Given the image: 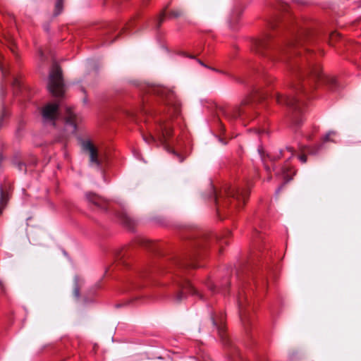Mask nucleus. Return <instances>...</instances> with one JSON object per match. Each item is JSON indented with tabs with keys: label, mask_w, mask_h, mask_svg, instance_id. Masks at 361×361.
Wrapping results in <instances>:
<instances>
[{
	"label": "nucleus",
	"mask_w": 361,
	"mask_h": 361,
	"mask_svg": "<svg viewBox=\"0 0 361 361\" xmlns=\"http://www.w3.org/2000/svg\"><path fill=\"white\" fill-rule=\"evenodd\" d=\"M138 92L140 101L133 109L126 111L128 116L135 118L138 113H156L157 110L151 108L152 97L164 104L170 118L180 114V103L172 90L159 85H142L139 87Z\"/></svg>",
	"instance_id": "3"
},
{
	"label": "nucleus",
	"mask_w": 361,
	"mask_h": 361,
	"mask_svg": "<svg viewBox=\"0 0 361 361\" xmlns=\"http://www.w3.org/2000/svg\"><path fill=\"white\" fill-rule=\"evenodd\" d=\"M85 196L93 209L114 215L125 227L129 230L134 228L135 220L128 213L124 203H112L92 192H87Z\"/></svg>",
	"instance_id": "8"
},
{
	"label": "nucleus",
	"mask_w": 361,
	"mask_h": 361,
	"mask_svg": "<svg viewBox=\"0 0 361 361\" xmlns=\"http://www.w3.org/2000/svg\"><path fill=\"white\" fill-rule=\"evenodd\" d=\"M235 279L238 281L239 290L238 295V308L240 319L247 330V326L250 322V312L248 309L250 302L245 293L247 286H250V281H256L253 278L254 267L250 263L241 264L235 269Z\"/></svg>",
	"instance_id": "7"
},
{
	"label": "nucleus",
	"mask_w": 361,
	"mask_h": 361,
	"mask_svg": "<svg viewBox=\"0 0 361 361\" xmlns=\"http://www.w3.org/2000/svg\"><path fill=\"white\" fill-rule=\"evenodd\" d=\"M156 137L152 134L142 135L143 140L149 145L156 143L158 141L167 146V141L171 137L173 133V128L171 125L166 121L160 119L156 124Z\"/></svg>",
	"instance_id": "10"
},
{
	"label": "nucleus",
	"mask_w": 361,
	"mask_h": 361,
	"mask_svg": "<svg viewBox=\"0 0 361 361\" xmlns=\"http://www.w3.org/2000/svg\"><path fill=\"white\" fill-rule=\"evenodd\" d=\"M292 2L300 6H307L309 4L307 0H292Z\"/></svg>",
	"instance_id": "29"
},
{
	"label": "nucleus",
	"mask_w": 361,
	"mask_h": 361,
	"mask_svg": "<svg viewBox=\"0 0 361 361\" xmlns=\"http://www.w3.org/2000/svg\"><path fill=\"white\" fill-rule=\"evenodd\" d=\"M38 54L39 55V57L41 58L42 60H44V53L42 51V50L39 49V51H38Z\"/></svg>",
	"instance_id": "33"
},
{
	"label": "nucleus",
	"mask_w": 361,
	"mask_h": 361,
	"mask_svg": "<svg viewBox=\"0 0 361 361\" xmlns=\"http://www.w3.org/2000/svg\"><path fill=\"white\" fill-rule=\"evenodd\" d=\"M210 317L214 328L217 331L219 336L225 344H229V339L225 333V316L222 312L216 314L211 312Z\"/></svg>",
	"instance_id": "13"
},
{
	"label": "nucleus",
	"mask_w": 361,
	"mask_h": 361,
	"mask_svg": "<svg viewBox=\"0 0 361 361\" xmlns=\"http://www.w3.org/2000/svg\"><path fill=\"white\" fill-rule=\"evenodd\" d=\"M230 286V279L227 277L224 278L219 286L214 284L209 281L207 283V286L212 294L220 293L226 295L228 293V287Z\"/></svg>",
	"instance_id": "16"
},
{
	"label": "nucleus",
	"mask_w": 361,
	"mask_h": 361,
	"mask_svg": "<svg viewBox=\"0 0 361 361\" xmlns=\"http://www.w3.org/2000/svg\"><path fill=\"white\" fill-rule=\"evenodd\" d=\"M219 142H221L223 145H226V142L224 141V140L221 137H219Z\"/></svg>",
	"instance_id": "34"
},
{
	"label": "nucleus",
	"mask_w": 361,
	"mask_h": 361,
	"mask_svg": "<svg viewBox=\"0 0 361 361\" xmlns=\"http://www.w3.org/2000/svg\"><path fill=\"white\" fill-rule=\"evenodd\" d=\"M83 102H84L85 104H87V97H86L83 99Z\"/></svg>",
	"instance_id": "37"
},
{
	"label": "nucleus",
	"mask_w": 361,
	"mask_h": 361,
	"mask_svg": "<svg viewBox=\"0 0 361 361\" xmlns=\"http://www.w3.org/2000/svg\"><path fill=\"white\" fill-rule=\"evenodd\" d=\"M298 159L302 163H305L307 161V157L305 154L300 155Z\"/></svg>",
	"instance_id": "31"
},
{
	"label": "nucleus",
	"mask_w": 361,
	"mask_h": 361,
	"mask_svg": "<svg viewBox=\"0 0 361 361\" xmlns=\"http://www.w3.org/2000/svg\"><path fill=\"white\" fill-rule=\"evenodd\" d=\"M184 11L180 8H176L175 10L171 11L169 13V18H176L180 17L183 15Z\"/></svg>",
	"instance_id": "26"
},
{
	"label": "nucleus",
	"mask_w": 361,
	"mask_h": 361,
	"mask_svg": "<svg viewBox=\"0 0 361 361\" xmlns=\"http://www.w3.org/2000/svg\"><path fill=\"white\" fill-rule=\"evenodd\" d=\"M219 126H220L221 129H222V130H224V126H223V124L221 123V122H219Z\"/></svg>",
	"instance_id": "36"
},
{
	"label": "nucleus",
	"mask_w": 361,
	"mask_h": 361,
	"mask_svg": "<svg viewBox=\"0 0 361 361\" xmlns=\"http://www.w3.org/2000/svg\"><path fill=\"white\" fill-rule=\"evenodd\" d=\"M197 61L198 62L199 64H200L202 66L204 67V68H207L209 70H212L214 72H216V73H221V74H224V75H228V77L234 79L236 82H239V83H241V84H243L245 82L243 79L240 78H235L234 77L233 75L228 73L227 72H225V71H221L219 69H217L216 68H213V67H211L207 64H205L202 61L200 60V59H197Z\"/></svg>",
	"instance_id": "19"
},
{
	"label": "nucleus",
	"mask_w": 361,
	"mask_h": 361,
	"mask_svg": "<svg viewBox=\"0 0 361 361\" xmlns=\"http://www.w3.org/2000/svg\"><path fill=\"white\" fill-rule=\"evenodd\" d=\"M336 131H329L327 133L324 137L322 138V141L319 144L314 145L313 146H309L307 147V152L311 155H317L319 154L323 149L325 147V145L328 142H335L331 136L336 135Z\"/></svg>",
	"instance_id": "15"
},
{
	"label": "nucleus",
	"mask_w": 361,
	"mask_h": 361,
	"mask_svg": "<svg viewBox=\"0 0 361 361\" xmlns=\"http://www.w3.org/2000/svg\"><path fill=\"white\" fill-rule=\"evenodd\" d=\"M269 97L267 92H262L257 88H253L251 92L244 98L240 104V106L226 107L221 109L222 115L229 121H243L245 114L242 106H246L255 100L266 99Z\"/></svg>",
	"instance_id": "9"
},
{
	"label": "nucleus",
	"mask_w": 361,
	"mask_h": 361,
	"mask_svg": "<svg viewBox=\"0 0 361 361\" xmlns=\"http://www.w3.org/2000/svg\"><path fill=\"white\" fill-rule=\"evenodd\" d=\"M49 92L55 97H62L65 92V86L62 71L56 63L53 64L49 72L47 84Z\"/></svg>",
	"instance_id": "11"
},
{
	"label": "nucleus",
	"mask_w": 361,
	"mask_h": 361,
	"mask_svg": "<svg viewBox=\"0 0 361 361\" xmlns=\"http://www.w3.org/2000/svg\"><path fill=\"white\" fill-rule=\"evenodd\" d=\"M257 73H258L259 75H260L262 78H263V79L265 80V82L267 83H271L272 82L273 79L271 78V76L268 75L266 73L264 67L259 70H257Z\"/></svg>",
	"instance_id": "25"
},
{
	"label": "nucleus",
	"mask_w": 361,
	"mask_h": 361,
	"mask_svg": "<svg viewBox=\"0 0 361 361\" xmlns=\"http://www.w3.org/2000/svg\"><path fill=\"white\" fill-rule=\"evenodd\" d=\"M4 39H5V43L6 44V46L9 48L11 51L15 56H16L17 54H16V44H15L14 39L11 37H10V36L5 37Z\"/></svg>",
	"instance_id": "21"
},
{
	"label": "nucleus",
	"mask_w": 361,
	"mask_h": 361,
	"mask_svg": "<svg viewBox=\"0 0 361 361\" xmlns=\"http://www.w3.org/2000/svg\"><path fill=\"white\" fill-rule=\"evenodd\" d=\"M6 95V90L3 86L0 89V97L1 99V109L0 112V128L4 126V119L9 116V112L6 109V104L4 102Z\"/></svg>",
	"instance_id": "17"
},
{
	"label": "nucleus",
	"mask_w": 361,
	"mask_h": 361,
	"mask_svg": "<svg viewBox=\"0 0 361 361\" xmlns=\"http://www.w3.org/2000/svg\"><path fill=\"white\" fill-rule=\"evenodd\" d=\"M250 195V185L232 186L226 184L217 190L210 184L207 199L214 202L220 219L229 217L245 204Z\"/></svg>",
	"instance_id": "4"
},
{
	"label": "nucleus",
	"mask_w": 361,
	"mask_h": 361,
	"mask_svg": "<svg viewBox=\"0 0 361 361\" xmlns=\"http://www.w3.org/2000/svg\"><path fill=\"white\" fill-rule=\"evenodd\" d=\"M186 56L190 59H195V56L193 55L188 54V55H186Z\"/></svg>",
	"instance_id": "35"
},
{
	"label": "nucleus",
	"mask_w": 361,
	"mask_h": 361,
	"mask_svg": "<svg viewBox=\"0 0 361 361\" xmlns=\"http://www.w3.org/2000/svg\"><path fill=\"white\" fill-rule=\"evenodd\" d=\"M8 201V196L4 192L3 187L0 185V215L3 213Z\"/></svg>",
	"instance_id": "20"
},
{
	"label": "nucleus",
	"mask_w": 361,
	"mask_h": 361,
	"mask_svg": "<svg viewBox=\"0 0 361 361\" xmlns=\"http://www.w3.org/2000/svg\"><path fill=\"white\" fill-rule=\"evenodd\" d=\"M253 227L254 235H257L259 234V231L257 230V226H260L261 220L259 218L255 219V221L252 223Z\"/></svg>",
	"instance_id": "27"
},
{
	"label": "nucleus",
	"mask_w": 361,
	"mask_h": 361,
	"mask_svg": "<svg viewBox=\"0 0 361 361\" xmlns=\"http://www.w3.org/2000/svg\"><path fill=\"white\" fill-rule=\"evenodd\" d=\"M37 163V159L35 157H30V160L28 161V165L29 166H35Z\"/></svg>",
	"instance_id": "30"
},
{
	"label": "nucleus",
	"mask_w": 361,
	"mask_h": 361,
	"mask_svg": "<svg viewBox=\"0 0 361 361\" xmlns=\"http://www.w3.org/2000/svg\"><path fill=\"white\" fill-rule=\"evenodd\" d=\"M274 8L287 16H275L269 22L271 31L262 38L252 39V51L271 63H281L291 75L286 87L289 93L274 92L271 95L276 102L289 107L293 114V123L299 126L301 115L305 105L303 97L309 98V92L316 85H326L336 91L338 87L336 79L322 73L320 65L314 59L316 54L309 49H304V55L296 51L298 46L312 42L317 32L309 22L296 19L290 13V6L286 1L278 0Z\"/></svg>",
	"instance_id": "1"
},
{
	"label": "nucleus",
	"mask_w": 361,
	"mask_h": 361,
	"mask_svg": "<svg viewBox=\"0 0 361 361\" xmlns=\"http://www.w3.org/2000/svg\"><path fill=\"white\" fill-rule=\"evenodd\" d=\"M14 164L18 167L19 171H23L25 173H26L27 165L24 162L18 161V162H15Z\"/></svg>",
	"instance_id": "28"
},
{
	"label": "nucleus",
	"mask_w": 361,
	"mask_h": 361,
	"mask_svg": "<svg viewBox=\"0 0 361 361\" xmlns=\"http://www.w3.org/2000/svg\"><path fill=\"white\" fill-rule=\"evenodd\" d=\"M9 82L12 86L13 93L15 97H18L19 94L24 93L25 89L18 78L12 76V78H10Z\"/></svg>",
	"instance_id": "18"
},
{
	"label": "nucleus",
	"mask_w": 361,
	"mask_h": 361,
	"mask_svg": "<svg viewBox=\"0 0 361 361\" xmlns=\"http://www.w3.org/2000/svg\"><path fill=\"white\" fill-rule=\"evenodd\" d=\"M81 90L82 91L83 93H85V89L83 87L81 88Z\"/></svg>",
	"instance_id": "38"
},
{
	"label": "nucleus",
	"mask_w": 361,
	"mask_h": 361,
	"mask_svg": "<svg viewBox=\"0 0 361 361\" xmlns=\"http://www.w3.org/2000/svg\"><path fill=\"white\" fill-rule=\"evenodd\" d=\"M61 103L56 102L48 103L42 111L43 122L45 125L56 126L59 122H61L63 128L60 135L56 137V142H63L71 135H73L77 130L76 115L71 107H66V115L64 118L60 119V106Z\"/></svg>",
	"instance_id": "6"
},
{
	"label": "nucleus",
	"mask_w": 361,
	"mask_h": 361,
	"mask_svg": "<svg viewBox=\"0 0 361 361\" xmlns=\"http://www.w3.org/2000/svg\"><path fill=\"white\" fill-rule=\"evenodd\" d=\"M81 279L79 276H75L74 278V290L73 295L76 298L80 297V284Z\"/></svg>",
	"instance_id": "22"
},
{
	"label": "nucleus",
	"mask_w": 361,
	"mask_h": 361,
	"mask_svg": "<svg viewBox=\"0 0 361 361\" xmlns=\"http://www.w3.org/2000/svg\"><path fill=\"white\" fill-rule=\"evenodd\" d=\"M172 152H173V154L175 156H176V157L178 158V159H179V161H180V162H182V161H183V158L181 157V156H180L179 154H178L177 152H174V151H172Z\"/></svg>",
	"instance_id": "32"
},
{
	"label": "nucleus",
	"mask_w": 361,
	"mask_h": 361,
	"mask_svg": "<svg viewBox=\"0 0 361 361\" xmlns=\"http://www.w3.org/2000/svg\"><path fill=\"white\" fill-rule=\"evenodd\" d=\"M166 9V8L164 11H162V12L160 14V16L154 20V26L156 30H159L161 23L164 22L165 19Z\"/></svg>",
	"instance_id": "23"
},
{
	"label": "nucleus",
	"mask_w": 361,
	"mask_h": 361,
	"mask_svg": "<svg viewBox=\"0 0 361 361\" xmlns=\"http://www.w3.org/2000/svg\"><path fill=\"white\" fill-rule=\"evenodd\" d=\"M82 149L85 152H89L90 164H94L100 171L101 174H104L102 169L101 161L98 157V150L90 140H82Z\"/></svg>",
	"instance_id": "14"
},
{
	"label": "nucleus",
	"mask_w": 361,
	"mask_h": 361,
	"mask_svg": "<svg viewBox=\"0 0 361 361\" xmlns=\"http://www.w3.org/2000/svg\"><path fill=\"white\" fill-rule=\"evenodd\" d=\"M116 29V25L114 23H102L94 25L92 31L94 32V37L100 42V45L109 44L114 40H109L107 36Z\"/></svg>",
	"instance_id": "12"
},
{
	"label": "nucleus",
	"mask_w": 361,
	"mask_h": 361,
	"mask_svg": "<svg viewBox=\"0 0 361 361\" xmlns=\"http://www.w3.org/2000/svg\"><path fill=\"white\" fill-rule=\"evenodd\" d=\"M63 8V0H56L55 4V8L54 11V16H58L61 13Z\"/></svg>",
	"instance_id": "24"
},
{
	"label": "nucleus",
	"mask_w": 361,
	"mask_h": 361,
	"mask_svg": "<svg viewBox=\"0 0 361 361\" xmlns=\"http://www.w3.org/2000/svg\"><path fill=\"white\" fill-rule=\"evenodd\" d=\"M337 37H340L339 34H336Z\"/></svg>",
	"instance_id": "39"
},
{
	"label": "nucleus",
	"mask_w": 361,
	"mask_h": 361,
	"mask_svg": "<svg viewBox=\"0 0 361 361\" xmlns=\"http://www.w3.org/2000/svg\"><path fill=\"white\" fill-rule=\"evenodd\" d=\"M258 154L266 171L269 173L273 171L276 176H281L283 183L276 190L278 194L283 186L293 179L295 171L290 165L289 161L295 155V150L292 147H286L284 149H279L274 153L266 152L262 146L257 149Z\"/></svg>",
	"instance_id": "5"
},
{
	"label": "nucleus",
	"mask_w": 361,
	"mask_h": 361,
	"mask_svg": "<svg viewBox=\"0 0 361 361\" xmlns=\"http://www.w3.org/2000/svg\"><path fill=\"white\" fill-rule=\"evenodd\" d=\"M230 235L229 230L219 234L203 231L190 234L187 237L183 250L169 256H164L156 243L142 240L141 245L152 252L155 259L145 265L133 267L130 262H128V254L125 251L121 252L116 257L117 265L129 271L126 279L127 289L139 288L142 285L138 281L164 274H169L170 278L173 279L175 288L173 298L176 302L182 301L188 293L205 300L204 295L199 292L188 279L183 278L179 273L175 272L177 270L185 272L190 268L197 267V259L199 257L214 245L221 247L223 243L228 244L227 238Z\"/></svg>",
	"instance_id": "2"
}]
</instances>
